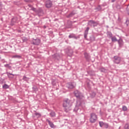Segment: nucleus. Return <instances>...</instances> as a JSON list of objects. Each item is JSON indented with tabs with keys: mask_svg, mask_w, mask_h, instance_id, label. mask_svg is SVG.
I'll return each mask as SVG.
<instances>
[{
	"mask_svg": "<svg viewBox=\"0 0 129 129\" xmlns=\"http://www.w3.org/2000/svg\"><path fill=\"white\" fill-rule=\"evenodd\" d=\"M32 42L33 45H36V46H38L40 45V43H41V40L38 38H36L35 39L33 38Z\"/></svg>",
	"mask_w": 129,
	"mask_h": 129,
	"instance_id": "423d86ee",
	"label": "nucleus"
},
{
	"mask_svg": "<svg viewBox=\"0 0 129 129\" xmlns=\"http://www.w3.org/2000/svg\"><path fill=\"white\" fill-rule=\"evenodd\" d=\"M44 29H46V26H44Z\"/></svg>",
	"mask_w": 129,
	"mask_h": 129,
	"instance_id": "ea45409f",
	"label": "nucleus"
},
{
	"mask_svg": "<svg viewBox=\"0 0 129 129\" xmlns=\"http://www.w3.org/2000/svg\"><path fill=\"white\" fill-rule=\"evenodd\" d=\"M6 74H7L8 77H10V75H12V76H15V75L10 73L9 72H7Z\"/></svg>",
	"mask_w": 129,
	"mask_h": 129,
	"instance_id": "2f4dec72",
	"label": "nucleus"
},
{
	"mask_svg": "<svg viewBox=\"0 0 129 129\" xmlns=\"http://www.w3.org/2000/svg\"><path fill=\"white\" fill-rule=\"evenodd\" d=\"M119 47H122L123 46V42L122 41V39H119L117 40Z\"/></svg>",
	"mask_w": 129,
	"mask_h": 129,
	"instance_id": "ddd939ff",
	"label": "nucleus"
},
{
	"mask_svg": "<svg viewBox=\"0 0 129 129\" xmlns=\"http://www.w3.org/2000/svg\"><path fill=\"white\" fill-rule=\"evenodd\" d=\"M32 89H33V91H34L35 92L38 91V88L36 86H34L32 87Z\"/></svg>",
	"mask_w": 129,
	"mask_h": 129,
	"instance_id": "5701e85b",
	"label": "nucleus"
},
{
	"mask_svg": "<svg viewBox=\"0 0 129 129\" xmlns=\"http://www.w3.org/2000/svg\"><path fill=\"white\" fill-rule=\"evenodd\" d=\"M99 124H100V126L101 127H102V126H103V124H104V123H103V122H102V121H100Z\"/></svg>",
	"mask_w": 129,
	"mask_h": 129,
	"instance_id": "c756f323",
	"label": "nucleus"
},
{
	"mask_svg": "<svg viewBox=\"0 0 129 129\" xmlns=\"http://www.w3.org/2000/svg\"><path fill=\"white\" fill-rule=\"evenodd\" d=\"M35 115H36V116L40 117V116H41V114L39 113H35Z\"/></svg>",
	"mask_w": 129,
	"mask_h": 129,
	"instance_id": "72a5a7b5",
	"label": "nucleus"
},
{
	"mask_svg": "<svg viewBox=\"0 0 129 129\" xmlns=\"http://www.w3.org/2000/svg\"><path fill=\"white\" fill-rule=\"evenodd\" d=\"M122 109L123 111H126V110H127V107H126L125 106H123Z\"/></svg>",
	"mask_w": 129,
	"mask_h": 129,
	"instance_id": "b1692460",
	"label": "nucleus"
},
{
	"mask_svg": "<svg viewBox=\"0 0 129 129\" xmlns=\"http://www.w3.org/2000/svg\"><path fill=\"white\" fill-rule=\"evenodd\" d=\"M126 26H128V24H126Z\"/></svg>",
	"mask_w": 129,
	"mask_h": 129,
	"instance_id": "79ce46f5",
	"label": "nucleus"
},
{
	"mask_svg": "<svg viewBox=\"0 0 129 129\" xmlns=\"http://www.w3.org/2000/svg\"><path fill=\"white\" fill-rule=\"evenodd\" d=\"M36 14H38L39 17L41 16H43L44 15V12L43 11V10H42V8H39L36 11Z\"/></svg>",
	"mask_w": 129,
	"mask_h": 129,
	"instance_id": "9d476101",
	"label": "nucleus"
},
{
	"mask_svg": "<svg viewBox=\"0 0 129 129\" xmlns=\"http://www.w3.org/2000/svg\"><path fill=\"white\" fill-rule=\"evenodd\" d=\"M28 7H29V8H32V6L31 5H28Z\"/></svg>",
	"mask_w": 129,
	"mask_h": 129,
	"instance_id": "4c0bfd02",
	"label": "nucleus"
},
{
	"mask_svg": "<svg viewBox=\"0 0 129 129\" xmlns=\"http://www.w3.org/2000/svg\"><path fill=\"white\" fill-rule=\"evenodd\" d=\"M4 67H6V68H11V66H9V64H5Z\"/></svg>",
	"mask_w": 129,
	"mask_h": 129,
	"instance_id": "f704fd0d",
	"label": "nucleus"
},
{
	"mask_svg": "<svg viewBox=\"0 0 129 129\" xmlns=\"http://www.w3.org/2000/svg\"><path fill=\"white\" fill-rule=\"evenodd\" d=\"M18 21V18L17 17H14L11 20V25L12 26H14L15 23H17Z\"/></svg>",
	"mask_w": 129,
	"mask_h": 129,
	"instance_id": "9b49d317",
	"label": "nucleus"
},
{
	"mask_svg": "<svg viewBox=\"0 0 129 129\" xmlns=\"http://www.w3.org/2000/svg\"><path fill=\"white\" fill-rule=\"evenodd\" d=\"M63 106L64 107V111L68 112L71 110L72 107V101L69 99H66L63 103Z\"/></svg>",
	"mask_w": 129,
	"mask_h": 129,
	"instance_id": "f257e3e1",
	"label": "nucleus"
},
{
	"mask_svg": "<svg viewBox=\"0 0 129 129\" xmlns=\"http://www.w3.org/2000/svg\"><path fill=\"white\" fill-rule=\"evenodd\" d=\"M111 38L112 40V42H117V41H118L117 39H116V37L115 36H114V37L112 36V38Z\"/></svg>",
	"mask_w": 129,
	"mask_h": 129,
	"instance_id": "a211bd4d",
	"label": "nucleus"
},
{
	"mask_svg": "<svg viewBox=\"0 0 129 129\" xmlns=\"http://www.w3.org/2000/svg\"><path fill=\"white\" fill-rule=\"evenodd\" d=\"M124 128L125 129H129V124L128 123L125 124Z\"/></svg>",
	"mask_w": 129,
	"mask_h": 129,
	"instance_id": "473e14b6",
	"label": "nucleus"
},
{
	"mask_svg": "<svg viewBox=\"0 0 129 129\" xmlns=\"http://www.w3.org/2000/svg\"><path fill=\"white\" fill-rule=\"evenodd\" d=\"M126 11L127 12L128 15H129V5L127 6Z\"/></svg>",
	"mask_w": 129,
	"mask_h": 129,
	"instance_id": "c9c22d12",
	"label": "nucleus"
},
{
	"mask_svg": "<svg viewBox=\"0 0 129 129\" xmlns=\"http://www.w3.org/2000/svg\"><path fill=\"white\" fill-rule=\"evenodd\" d=\"M96 120H97V115L94 113H91L90 118V122L94 123Z\"/></svg>",
	"mask_w": 129,
	"mask_h": 129,
	"instance_id": "f03ea898",
	"label": "nucleus"
},
{
	"mask_svg": "<svg viewBox=\"0 0 129 129\" xmlns=\"http://www.w3.org/2000/svg\"><path fill=\"white\" fill-rule=\"evenodd\" d=\"M107 36L109 38H112V33H111L110 32H108L107 33Z\"/></svg>",
	"mask_w": 129,
	"mask_h": 129,
	"instance_id": "6ab92c4d",
	"label": "nucleus"
},
{
	"mask_svg": "<svg viewBox=\"0 0 129 129\" xmlns=\"http://www.w3.org/2000/svg\"><path fill=\"white\" fill-rule=\"evenodd\" d=\"M91 1H92V0H91Z\"/></svg>",
	"mask_w": 129,
	"mask_h": 129,
	"instance_id": "a18cd8bd",
	"label": "nucleus"
},
{
	"mask_svg": "<svg viewBox=\"0 0 129 129\" xmlns=\"http://www.w3.org/2000/svg\"><path fill=\"white\" fill-rule=\"evenodd\" d=\"M106 71V70L104 68H101V69H100V71L101 72H105Z\"/></svg>",
	"mask_w": 129,
	"mask_h": 129,
	"instance_id": "bb28decb",
	"label": "nucleus"
},
{
	"mask_svg": "<svg viewBox=\"0 0 129 129\" xmlns=\"http://www.w3.org/2000/svg\"><path fill=\"white\" fill-rule=\"evenodd\" d=\"M3 89H9L10 88V86L8 85L7 84H5L3 86Z\"/></svg>",
	"mask_w": 129,
	"mask_h": 129,
	"instance_id": "4468645a",
	"label": "nucleus"
},
{
	"mask_svg": "<svg viewBox=\"0 0 129 129\" xmlns=\"http://www.w3.org/2000/svg\"><path fill=\"white\" fill-rule=\"evenodd\" d=\"M50 116H51V117H54V116H56V114L55 113V112L52 111L50 113H49Z\"/></svg>",
	"mask_w": 129,
	"mask_h": 129,
	"instance_id": "f3484780",
	"label": "nucleus"
},
{
	"mask_svg": "<svg viewBox=\"0 0 129 129\" xmlns=\"http://www.w3.org/2000/svg\"><path fill=\"white\" fill-rule=\"evenodd\" d=\"M88 25L91 27H96L98 24L93 20H90L88 22Z\"/></svg>",
	"mask_w": 129,
	"mask_h": 129,
	"instance_id": "0eeeda50",
	"label": "nucleus"
},
{
	"mask_svg": "<svg viewBox=\"0 0 129 129\" xmlns=\"http://www.w3.org/2000/svg\"><path fill=\"white\" fill-rule=\"evenodd\" d=\"M75 86H76V84L74 82L68 83V84H67V87L69 89H73V88H74Z\"/></svg>",
	"mask_w": 129,
	"mask_h": 129,
	"instance_id": "39448f33",
	"label": "nucleus"
},
{
	"mask_svg": "<svg viewBox=\"0 0 129 129\" xmlns=\"http://www.w3.org/2000/svg\"><path fill=\"white\" fill-rule=\"evenodd\" d=\"M69 38H70V39L72 38H75V35L74 34H71L69 36Z\"/></svg>",
	"mask_w": 129,
	"mask_h": 129,
	"instance_id": "a878e982",
	"label": "nucleus"
},
{
	"mask_svg": "<svg viewBox=\"0 0 129 129\" xmlns=\"http://www.w3.org/2000/svg\"><path fill=\"white\" fill-rule=\"evenodd\" d=\"M37 9L34 7H32L31 8V11H33V12H35L36 13H37Z\"/></svg>",
	"mask_w": 129,
	"mask_h": 129,
	"instance_id": "7c9ffc66",
	"label": "nucleus"
},
{
	"mask_svg": "<svg viewBox=\"0 0 129 129\" xmlns=\"http://www.w3.org/2000/svg\"><path fill=\"white\" fill-rule=\"evenodd\" d=\"M84 55H85V57L86 58V59H87V60H88V59L90 58V55H89L88 53L85 52L84 53Z\"/></svg>",
	"mask_w": 129,
	"mask_h": 129,
	"instance_id": "2eb2a0df",
	"label": "nucleus"
},
{
	"mask_svg": "<svg viewBox=\"0 0 129 129\" xmlns=\"http://www.w3.org/2000/svg\"><path fill=\"white\" fill-rule=\"evenodd\" d=\"M46 121H47V122L48 123V124H49V126L51 128H56V126L55 125H54V123H53V122L50 121V120H49L48 119H46Z\"/></svg>",
	"mask_w": 129,
	"mask_h": 129,
	"instance_id": "1a4fd4ad",
	"label": "nucleus"
},
{
	"mask_svg": "<svg viewBox=\"0 0 129 129\" xmlns=\"http://www.w3.org/2000/svg\"><path fill=\"white\" fill-rule=\"evenodd\" d=\"M62 1H65V0H62Z\"/></svg>",
	"mask_w": 129,
	"mask_h": 129,
	"instance_id": "c03bdc74",
	"label": "nucleus"
},
{
	"mask_svg": "<svg viewBox=\"0 0 129 129\" xmlns=\"http://www.w3.org/2000/svg\"><path fill=\"white\" fill-rule=\"evenodd\" d=\"M121 8H122V6L119 4H117L116 6V9H117V10H120V9H121Z\"/></svg>",
	"mask_w": 129,
	"mask_h": 129,
	"instance_id": "aec40b11",
	"label": "nucleus"
},
{
	"mask_svg": "<svg viewBox=\"0 0 129 129\" xmlns=\"http://www.w3.org/2000/svg\"><path fill=\"white\" fill-rule=\"evenodd\" d=\"M89 31V27H87L84 32V38L86 39L87 38V35H88V32Z\"/></svg>",
	"mask_w": 129,
	"mask_h": 129,
	"instance_id": "f8f14e48",
	"label": "nucleus"
},
{
	"mask_svg": "<svg viewBox=\"0 0 129 129\" xmlns=\"http://www.w3.org/2000/svg\"><path fill=\"white\" fill-rule=\"evenodd\" d=\"M54 56L55 57V59H57V60H59V59H60V55H59V54H55Z\"/></svg>",
	"mask_w": 129,
	"mask_h": 129,
	"instance_id": "393cba45",
	"label": "nucleus"
},
{
	"mask_svg": "<svg viewBox=\"0 0 129 129\" xmlns=\"http://www.w3.org/2000/svg\"><path fill=\"white\" fill-rule=\"evenodd\" d=\"M116 0H111V3H114V2H115Z\"/></svg>",
	"mask_w": 129,
	"mask_h": 129,
	"instance_id": "e433bc0d",
	"label": "nucleus"
},
{
	"mask_svg": "<svg viewBox=\"0 0 129 129\" xmlns=\"http://www.w3.org/2000/svg\"><path fill=\"white\" fill-rule=\"evenodd\" d=\"M53 6V3H52V1L50 0H47L45 2V7L46 8H47V9H49L51 8Z\"/></svg>",
	"mask_w": 129,
	"mask_h": 129,
	"instance_id": "6e6552de",
	"label": "nucleus"
},
{
	"mask_svg": "<svg viewBox=\"0 0 129 129\" xmlns=\"http://www.w3.org/2000/svg\"><path fill=\"white\" fill-rule=\"evenodd\" d=\"M74 94L75 96L77 97V98H78L79 99H81L82 97H83V96H82V94L78 90H76L74 91Z\"/></svg>",
	"mask_w": 129,
	"mask_h": 129,
	"instance_id": "20e7f679",
	"label": "nucleus"
},
{
	"mask_svg": "<svg viewBox=\"0 0 129 129\" xmlns=\"http://www.w3.org/2000/svg\"><path fill=\"white\" fill-rule=\"evenodd\" d=\"M91 97H92V98H93V97H94L96 95L95 92H92L91 93H90Z\"/></svg>",
	"mask_w": 129,
	"mask_h": 129,
	"instance_id": "412c9836",
	"label": "nucleus"
},
{
	"mask_svg": "<svg viewBox=\"0 0 129 129\" xmlns=\"http://www.w3.org/2000/svg\"><path fill=\"white\" fill-rule=\"evenodd\" d=\"M12 58H17L18 59H21L22 58V56L20 55H15L12 56Z\"/></svg>",
	"mask_w": 129,
	"mask_h": 129,
	"instance_id": "dca6fc26",
	"label": "nucleus"
},
{
	"mask_svg": "<svg viewBox=\"0 0 129 129\" xmlns=\"http://www.w3.org/2000/svg\"><path fill=\"white\" fill-rule=\"evenodd\" d=\"M113 62L114 64H119L121 62V57L117 56L113 57Z\"/></svg>",
	"mask_w": 129,
	"mask_h": 129,
	"instance_id": "7ed1b4c3",
	"label": "nucleus"
},
{
	"mask_svg": "<svg viewBox=\"0 0 129 129\" xmlns=\"http://www.w3.org/2000/svg\"><path fill=\"white\" fill-rule=\"evenodd\" d=\"M25 40L27 41V38H25Z\"/></svg>",
	"mask_w": 129,
	"mask_h": 129,
	"instance_id": "37998d69",
	"label": "nucleus"
},
{
	"mask_svg": "<svg viewBox=\"0 0 129 129\" xmlns=\"http://www.w3.org/2000/svg\"><path fill=\"white\" fill-rule=\"evenodd\" d=\"M74 15H75L74 13H71V14H70L67 16V18H70V17H73V16H74Z\"/></svg>",
	"mask_w": 129,
	"mask_h": 129,
	"instance_id": "cd10ccee",
	"label": "nucleus"
},
{
	"mask_svg": "<svg viewBox=\"0 0 129 129\" xmlns=\"http://www.w3.org/2000/svg\"><path fill=\"white\" fill-rule=\"evenodd\" d=\"M106 125H107V127H108V124H106Z\"/></svg>",
	"mask_w": 129,
	"mask_h": 129,
	"instance_id": "a19ab883",
	"label": "nucleus"
},
{
	"mask_svg": "<svg viewBox=\"0 0 129 129\" xmlns=\"http://www.w3.org/2000/svg\"><path fill=\"white\" fill-rule=\"evenodd\" d=\"M1 59H2V56H1V55H0V60H1Z\"/></svg>",
	"mask_w": 129,
	"mask_h": 129,
	"instance_id": "58836bf2",
	"label": "nucleus"
},
{
	"mask_svg": "<svg viewBox=\"0 0 129 129\" xmlns=\"http://www.w3.org/2000/svg\"><path fill=\"white\" fill-rule=\"evenodd\" d=\"M22 79L23 80H24V81H29V78H27L25 76H24Z\"/></svg>",
	"mask_w": 129,
	"mask_h": 129,
	"instance_id": "4be33fe9",
	"label": "nucleus"
},
{
	"mask_svg": "<svg viewBox=\"0 0 129 129\" xmlns=\"http://www.w3.org/2000/svg\"><path fill=\"white\" fill-rule=\"evenodd\" d=\"M79 107L76 106V107L75 108V109H74V111H75L76 112H77V111H78L79 110Z\"/></svg>",
	"mask_w": 129,
	"mask_h": 129,
	"instance_id": "c85d7f7f",
	"label": "nucleus"
}]
</instances>
